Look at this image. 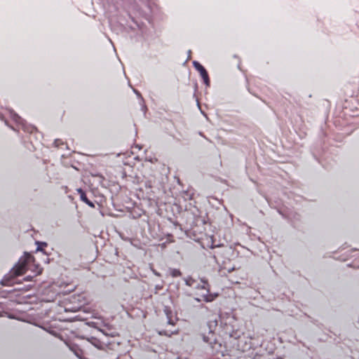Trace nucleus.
<instances>
[{
	"label": "nucleus",
	"mask_w": 359,
	"mask_h": 359,
	"mask_svg": "<svg viewBox=\"0 0 359 359\" xmlns=\"http://www.w3.org/2000/svg\"><path fill=\"white\" fill-rule=\"evenodd\" d=\"M28 270L35 273L36 275H39L42 273L43 269L39 264L36 263L35 258L31 254L25 252L12 268L7 276L4 278L2 280L3 285H11L13 279L23 275Z\"/></svg>",
	"instance_id": "f257e3e1"
},
{
	"label": "nucleus",
	"mask_w": 359,
	"mask_h": 359,
	"mask_svg": "<svg viewBox=\"0 0 359 359\" xmlns=\"http://www.w3.org/2000/svg\"><path fill=\"white\" fill-rule=\"evenodd\" d=\"M203 285L201 286H197V288L205 290L206 293L201 295V299H197V301H204L206 302H211L218 296L217 294L210 293V285L207 280H202Z\"/></svg>",
	"instance_id": "f03ea898"
},
{
	"label": "nucleus",
	"mask_w": 359,
	"mask_h": 359,
	"mask_svg": "<svg viewBox=\"0 0 359 359\" xmlns=\"http://www.w3.org/2000/svg\"><path fill=\"white\" fill-rule=\"evenodd\" d=\"M194 67L199 72L201 78L203 80L204 83L206 86H210V80L208 76V73L204 67L197 61L193 62Z\"/></svg>",
	"instance_id": "7ed1b4c3"
},
{
	"label": "nucleus",
	"mask_w": 359,
	"mask_h": 359,
	"mask_svg": "<svg viewBox=\"0 0 359 359\" xmlns=\"http://www.w3.org/2000/svg\"><path fill=\"white\" fill-rule=\"evenodd\" d=\"M76 191L80 196L81 201L86 203L90 208H95V204L92 201L88 200L85 191L81 188L77 189Z\"/></svg>",
	"instance_id": "20e7f679"
},
{
	"label": "nucleus",
	"mask_w": 359,
	"mask_h": 359,
	"mask_svg": "<svg viewBox=\"0 0 359 359\" xmlns=\"http://www.w3.org/2000/svg\"><path fill=\"white\" fill-rule=\"evenodd\" d=\"M212 348L214 354H221L222 356H224L226 355L225 350L222 348V346L221 344L215 342L214 344L212 346Z\"/></svg>",
	"instance_id": "39448f33"
},
{
	"label": "nucleus",
	"mask_w": 359,
	"mask_h": 359,
	"mask_svg": "<svg viewBox=\"0 0 359 359\" xmlns=\"http://www.w3.org/2000/svg\"><path fill=\"white\" fill-rule=\"evenodd\" d=\"M178 333V330L177 329H170V330H159V334L161 335H165V336H171L172 334H177Z\"/></svg>",
	"instance_id": "423d86ee"
},
{
	"label": "nucleus",
	"mask_w": 359,
	"mask_h": 359,
	"mask_svg": "<svg viewBox=\"0 0 359 359\" xmlns=\"http://www.w3.org/2000/svg\"><path fill=\"white\" fill-rule=\"evenodd\" d=\"M169 274L172 278H177L182 276V272L180 271V269H170Z\"/></svg>",
	"instance_id": "0eeeda50"
},
{
	"label": "nucleus",
	"mask_w": 359,
	"mask_h": 359,
	"mask_svg": "<svg viewBox=\"0 0 359 359\" xmlns=\"http://www.w3.org/2000/svg\"><path fill=\"white\" fill-rule=\"evenodd\" d=\"M195 280H194L193 278H187L186 280V284L188 285V286H190V287H192L194 286V283H195Z\"/></svg>",
	"instance_id": "6e6552de"
},
{
	"label": "nucleus",
	"mask_w": 359,
	"mask_h": 359,
	"mask_svg": "<svg viewBox=\"0 0 359 359\" xmlns=\"http://www.w3.org/2000/svg\"><path fill=\"white\" fill-rule=\"evenodd\" d=\"M79 306H76V307H74L72 309H70V308H68V307H65V311H72V312H76L79 310Z\"/></svg>",
	"instance_id": "1a4fd4ad"
},
{
	"label": "nucleus",
	"mask_w": 359,
	"mask_h": 359,
	"mask_svg": "<svg viewBox=\"0 0 359 359\" xmlns=\"http://www.w3.org/2000/svg\"><path fill=\"white\" fill-rule=\"evenodd\" d=\"M37 244L39 245L38 248H37V251H39V250H42V248L41 247H46L47 246V244L46 243H37Z\"/></svg>",
	"instance_id": "9d476101"
},
{
	"label": "nucleus",
	"mask_w": 359,
	"mask_h": 359,
	"mask_svg": "<svg viewBox=\"0 0 359 359\" xmlns=\"http://www.w3.org/2000/svg\"><path fill=\"white\" fill-rule=\"evenodd\" d=\"M168 325H172V327H174L175 325V321L173 320H172L170 318L168 317Z\"/></svg>",
	"instance_id": "9b49d317"
}]
</instances>
